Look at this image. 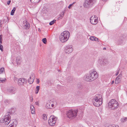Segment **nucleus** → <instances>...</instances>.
Wrapping results in <instances>:
<instances>
[{"label": "nucleus", "instance_id": "1", "mask_svg": "<svg viewBox=\"0 0 127 127\" xmlns=\"http://www.w3.org/2000/svg\"><path fill=\"white\" fill-rule=\"evenodd\" d=\"M101 98L102 96L100 95H96L93 99L94 105L96 107H98L102 103V99Z\"/></svg>", "mask_w": 127, "mask_h": 127}, {"label": "nucleus", "instance_id": "2", "mask_svg": "<svg viewBox=\"0 0 127 127\" xmlns=\"http://www.w3.org/2000/svg\"><path fill=\"white\" fill-rule=\"evenodd\" d=\"M70 36V33L67 31H65L62 32L59 36L61 41L63 43L67 41L68 40Z\"/></svg>", "mask_w": 127, "mask_h": 127}, {"label": "nucleus", "instance_id": "3", "mask_svg": "<svg viewBox=\"0 0 127 127\" xmlns=\"http://www.w3.org/2000/svg\"><path fill=\"white\" fill-rule=\"evenodd\" d=\"M109 107L112 109L117 108L119 106L118 102L114 99H111L108 103Z\"/></svg>", "mask_w": 127, "mask_h": 127}, {"label": "nucleus", "instance_id": "4", "mask_svg": "<svg viewBox=\"0 0 127 127\" xmlns=\"http://www.w3.org/2000/svg\"><path fill=\"white\" fill-rule=\"evenodd\" d=\"M78 110H75L73 111L72 110H69L66 114L67 117L70 119L74 118L77 114Z\"/></svg>", "mask_w": 127, "mask_h": 127}, {"label": "nucleus", "instance_id": "5", "mask_svg": "<svg viewBox=\"0 0 127 127\" xmlns=\"http://www.w3.org/2000/svg\"><path fill=\"white\" fill-rule=\"evenodd\" d=\"M96 0H85L84 6L86 8L91 7L95 3Z\"/></svg>", "mask_w": 127, "mask_h": 127}, {"label": "nucleus", "instance_id": "6", "mask_svg": "<svg viewBox=\"0 0 127 127\" xmlns=\"http://www.w3.org/2000/svg\"><path fill=\"white\" fill-rule=\"evenodd\" d=\"M57 119V118L53 115L51 116L48 120V123L50 126H53L55 125L56 121Z\"/></svg>", "mask_w": 127, "mask_h": 127}, {"label": "nucleus", "instance_id": "7", "mask_svg": "<svg viewBox=\"0 0 127 127\" xmlns=\"http://www.w3.org/2000/svg\"><path fill=\"white\" fill-rule=\"evenodd\" d=\"M9 114L8 115H5L4 118H2L0 120L1 123H5L6 124L8 125L10 122V116L9 115Z\"/></svg>", "mask_w": 127, "mask_h": 127}, {"label": "nucleus", "instance_id": "8", "mask_svg": "<svg viewBox=\"0 0 127 127\" xmlns=\"http://www.w3.org/2000/svg\"><path fill=\"white\" fill-rule=\"evenodd\" d=\"M90 74L92 81H93L97 78L98 77V74L94 70H92L90 72Z\"/></svg>", "mask_w": 127, "mask_h": 127}, {"label": "nucleus", "instance_id": "9", "mask_svg": "<svg viewBox=\"0 0 127 127\" xmlns=\"http://www.w3.org/2000/svg\"><path fill=\"white\" fill-rule=\"evenodd\" d=\"M73 48L72 46L71 45H67L65 46L64 47V51L66 53L69 54L73 51Z\"/></svg>", "mask_w": 127, "mask_h": 127}, {"label": "nucleus", "instance_id": "10", "mask_svg": "<svg viewBox=\"0 0 127 127\" xmlns=\"http://www.w3.org/2000/svg\"><path fill=\"white\" fill-rule=\"evenodd\" d=\"M97 16H91L90 18L91 23L93 25H95L97 23L98 20Z\"/></svg>", "mask_w": 127, "mask_h": 127}, {"label": "nucleus", "instance_id": "11", "mask_svg": "<svg viewBox=\"0 0 127 127\" xmlns=\"http://www.w3.org/2000/svg\"><path fill=\"white\" fill-rule=\"evenodd\" d=\"M23 28L25 29H28L30 27V25L29 23L26 20L23 21Z\"/></svg>", "mask_w": 127, "mask_h": 127}, {"label": "nucleus", "instance_id": "12", "mask_svg": "<svg viewBox=\"0 0 127 127\" xmlns=\"http://www.w3.org/2000/svg\"><path fill=\"white\" fill-rule=\"evenodd\" d=\"M26 81V80L25 79L23 78H20L19 79L18 82V85L20 86L24 85L25 83V82Z\"/></svg>", "mask_w": 127, "mask_h": 127}, {"label": "nucleus", "instance_id": "13", "mask_svg": "<svg viewBox=\"0 0 127 127\" xmlns=\"http://www.w3.org/2000/svg\"><path fill=\"white\" fill-rule=\"evenodd\" d=\"M15 88L13 87H10L7 89V92L9 93H11L13 94H14L15 93Z\"/></svg>", "mask_w": 127, "mask_h": 127}, {"label": "nucleus", "instance_id": "14", "mask_svg": "<svg viewBox=\"0 0 127 127\" xmlns=\"http://www.w3.org/2000/svg\"><path fill=\"white\" fill-rule=\"evenodd\" d=\"M125 42L124 41V38L123 37H120L119 40L118 42V44L120 45H122L124 44Z\"/></svg>", "mask_w": 127, "mask_h": 127}, {"label": "nucleus", "instance_id": "15", "mask_svg": "<svg viewBox=\"0 0 127 127\" xmlns=\"http://www.w3.org/2000/svg\"><path fill=\"white\" fill-rule=\"evenodd\" d=\"M85 80L86 81L91 82L93 81L91 80L90 74L86 75L85 76Z\"/></svg>", "mask_w": 127, "mask_h": 127}, {"label": "nucleus", "instance_id": "16", "mask_svg": "<svg viewBox=\"0 0 127 127\" xmlns=\"http://www.w3.org/2000/svg\"><path fill=\"white\" fill-rule=\"evenodd\" d=\"M21 62V58L19 56L16 57V62L17 65L20 64Z\"/></svg>", "mask_w": 127, "mask_h": 127}, {"label": "nucleus", "instance_id": "17", "mask_svg": "<svg viewBox=\"0 0 127 127\" xmlns=\"http://www.w3.org/2000/svg\"><path fill=\"white\" fill-rule=\"evenodd\" d=\"M90 39L92 41H97L98 40L97 38L94 36H91L90 38Z\"/></svg>", "mask_w": 127, "mask_h": 127}, {"label": "nucleus", "instance_id": "18", "mask_svg": "<svg viewBox=\"0 0 127 127\" xmlns=\"http://www.w3.org/2000/svg\"><path fill=\"white\" fill-rule=\"evenodd\" d=\"M34 77L32 79L29 78L28 80V82L30 84H32V83L34 81Z\"/></svg>", "mask_w": 127, "mask_h": 127}, {"label": "nucleus", "instance_id": "19", "mask_svg": "<svg viewBox=\"0 0 127 127\" xmlns=\"http://www.w3.org/2000/svg\"><path fill=\"white\" fill-rule=\"evenodd\" d=\"M121 79H120L119 78H118L117 77L116 78V80L115 81V83L116 84H118L120 82Z\"/></svg>", "mask_w": 127, "mask_h": 127}, {"label": "nucleus", "instance_id": "20", "mask_svg": "<svg viewBox=\"0 0 127 127\" xmlns=\"http://www.w3.org/2000/svg\"><path fill=\"white\" fill-rule=\"evenodd\" d=\"M51 103L50 102H49L47 103L46 105V108L47 109H51Z\"/></svg>", "mask_w": 127, "mask_h": 127}, {"label": "nucleus", "instance_id": "21", "mask_svg": "<svg viewBox=\"0 0 127 127\" xmlns=\"http://www.w3.org/2000/svg\"><path fill=\"white\" fill-rule=\"evenodd\" d=\"M6 80V79L5 78H0V82L3 83L5 80Z\"/></svg>", "mask_w": 127, "mask_h": 127}, {"label": "nucleus", "instance_id": "22", "mask_svg": "<svg viewBox=\"0 0 127 127\" xmlns=\"http://www.w3.org/2000/svg\"><path fill=\"white\" fill-rule=\"evenodd\" d=\"M43 119L45 120H47V117L46 115L45 114H43Z\"/></svg>", "mask_w": 127, "mask_h": 127}, {"label": "nucleus", "instance_id": "23", "mask_svg": "<svg viewBox=\"0 0 127 127\" xmlns=\"http://www.w3.org/2000/svg\"><path fill=\"white\" fill-rule=\"evenodd\" d=\"M3 18L4 19V21L5 22L7 21H8V18L7 16H4L3 17Z\"/></svg>", "mask_w": 127, "mask_h": 127}, {"label": "nucleus", "instance_id": "24", "mask_svg": "<svg viewBox=\"0 0 127 127\" xmlns=\"http://www.w3.org/2000/svg\"><path fill=\"white\" fill-rule=\"evenodd\" d=\"M56 21V20H54L51 22H50L49 23V25H53L55 22Z\"/></svg>", "mask_w": 127, "mask_h": 127}, {"label": "nucleus", "instance_id": "25", "mask_svg": "<svg viewBox=\"0 0 127 127\" xmlns=\"http://www.w3.org/2000/svg\"><path fill=\"white\" fill-rule=\"evenodd\" d=\"M42 41L43 43L46 44L47 42V39L46 38H44L42 39Z\"/></svg>", "mask_w": 127, "mask_h": 127}, {"label": "nucleus", "instance_id": "26", "mask_svg": "<svg viewBox=\"0 0 127 127\" xmlns=\"http://www.w3.org/2000/svg\"><path fill=\"white\" fill-rule=\"evenodd\" d=\"M108 127H119L117 125L116 126L115 125H109L108 126Z\"/></svg>", "mask_w": 127, "mask_h": 127}, {"label": "nucleus", "instance_id": "27", "mask_svg": "<svg viewBox=\"0 0 127 127\" xmlns=\"http://www.w3.org/2000/svg\"><path fill=\"white\" fill-rule=\"evenodd\" d=\"M4 71V68L3 67L1 68L0 69V74L2 73Z\"/></svg>", "mask_w": 127, "mask_h": 127}, {"label": "nucleus", "instance_id": "28", "mask_svg": "<svg viewBox=\"0 0 127 127\" xmlns=\"http://www.w3.org/2000/svg\"><path fill=\"white\" fill-rule=\"evenodd\" d=\"M34 77V79L35 78V76L34 74L33 73H32V74H31V75L30 76L29 78H30V79H32V78H33Z\"/></svg>", "mask_w": 127, "mask_h": 127}, {"label": "nucleus", "instance_id": "29", "mask_svg": "<svg viewBox=\"0 0 127 127\" xmlns=\"http://www.w3.org/2000/svg\"><path fill=\"white\" fill-rule=\"evenodd\" d=\"M127 120V119L126 118H122L121 121L122 122H124L126 121Z\"/></svg>", "mask_w": 127, "mask_h": 127}, {"label": "nucleus", "instance_id": "30", "mask_svg": "<svg viewBox=\"0 0 127 127\" xmlns=\"http://www.w3.org/2000/svg\"><path fill=\"white\" fill-rule=\"evenodd\" d=\"M1 44H0V49L2 52L3 51V46Z\"/></svg>", "mask_w": 127, "mask_h": 127}, {"label": "nucleus", "instance_id": "31", "mask_svg": "<svg viewBox=\"0 0 127 127\" xmlns=\"http://www.w3.org/2000/svg\"><path fill=\"white\" fill-rule=\"evenodd\" d=\"M31 110H35V108H34V106L32 105H31Z\"/></svg>", "mask_w": 127, "mask_h": 127}, {"label": "nucleus", "instance_id": "32", "mask_svg": "<svg viewBox=\"0 0 127 127\" xmlns=\"http://www.w3.org/2000/svg\"><path fill=\"white\" fill-rule=\"evenodd\" d=\"M2 35H0V44L2 43Z\"/></svg>", "mask_w": 127, "mask_h": 127}, {"label": "nucleus", "instance_id": "33", "mask_svg": "<svg viewBox=\"0 0 127 127\" xmlns=\"http://www.w3.org/2000/svg\"><path fill=\"white\" fill-rule=\"evenodd\" d=\"M75 3V2H73L72 4H70L68 7V8L69 9H70L71 8V7L72 5L73 4H74Z\"/></svg>", "mask_w": 127, "mask_h": 127}, {"label": "nucleus", "instance_id": "34", "mask_svg": "<svg viewBox=\"0 0 127 127\" xmlns=\"http://www.w3.org/2000/svg\"><path fill=\"white\" fill-rule=\"evenodd\" d=\"M122 74H119L118 75V76L117 77L118 78H119L120 79H121V78L122 77Z\"/></svg>", "mask_w": 127, "mask_h": 127}, {"label": "nucleus", "instance_id": "35", "mask_svg": "<svg viewBox=\"0 0 127 127\" xmlns=\"http://www.w3.org/2000/svg\"><path fill=\"white\" fill-rule=\"evenodd\" d=\"M39 88L40 87L39 86H37L36 87V90H37V91H39L40 89Z\"/></svg>", "mask_w": 127, "mask_h": 127}, {"label": "nucleus", "instance_id": "36", "mask_svg": "<svg viewBox=\"0 0 127 127\" xmlns=\"http://www.w3.org/2000/svg\"><path fill=\"white\" fill-rule=\"evenodd\" d=\"M31 112L32 114H34L35 113V110H31Z\"/></svg>", "mask_w": 127, "mask_h": 127}, {"label": "nucleus", "instance_id": "37", "mask_svg": "<svg viewBox=\"0 0 127 127\" xmlns=\"http://www.w3.org/2000/svg\"><path fill=\"white\" fill-rule=\"evenodd\" d=\"M14 12H13L12 11H11V15H14Z\"/></svg>", "mask_w": 127, "mask_h": 127}, {"label": "nucleus", "instance_id": "38", "mask_svg": "<svg viewBox=\"0 0 127 127\" xmlns=\"http://www.w3.org/2000/svg\"><path fill=\"white\" fill-rule=\"evenodd\" d=\"M62 17H63V16H61L58 17V18H57V20H59V19L62 18Z\"/></svg>", "mask_w": 127, "mask_h": 127}, {"label": "nucleus", "instance_id": "39", "mask_svg": "<svg viewBox=\"0 0 127 127\" xmlns=\"http://www.w3.org/2000/svg\"><path fill=\"white\" fill-rule=\"evenodd\" d=\"M35 104L36 105H39V102L38 101L36 102L35 103Z\"/></svg>", "mask_w": 127, "mask_h": 127}, {"label": "nucleus", "instance_id": "40", "mask_svg": "<svg viewBox=\"0 0 127 127\" xmlns=\"http://www.w3.org/2000/svg\"><path fill=\"white\" fill-rule=\"evenodd\" d=\"M11 2V1L10 0H8L7 2V4L9 5L10 4Z\"/></svg>", "mask_w": 127, "mask_h": 127}, {"label": "nucleus", "instance_id": "41", "mask_svg": "<svg viewBox=\"0 0 127 127\" xmlns=\"http://www.w3.org/2000/svg\"><path fill=\"white\" fill-rule=\"evenodd\" d=\"M119 70H118V71L116 73V74L115 75L116 76H117L118 75L119 73Z\"/></svg>", "mask_w": 127, "mask_h": 127}, {"label": "nucleus", "instance_id": "42", "mask_svg": "<svg viewBox=\"0 0 127 127\" xmlns=\"http://www.w3.org/2000/svg\"><path fill=\"white\" fill-rule=\"evenodd\" d=\"M0 27L1 28L2 27L1 25H2V23L1 20H0Z\"/></svg>", "mask_w": 127, "mask_h": 127}, {"label": "nucleus", "instance_id": "43", "mask_svg": "<svg viewBox=\"0 0 127 127\" xmlns=\"http://www.w3.org/2000/svg\"><path fill=\"white\" fill-rule=\"evenodd\" d=\"M54 106V105L53 104H51V108L52 109L53 107Z\"/></svg>", "mask_w": 127, "mask_h": 127}, {"label": "nucleus", "instance_id": "44", "mask_svg": "<svg viewBox=\"0 0 127 127\" xmlns=\"http://www.w3.org/2000/svg\"><path fill=\"white\" fill-rule=\"evenodd\" d=\"M15 10L16 8L15 7H14L13 8V9L12 10V11H13V12H14L15 11Z\"/></svg>", "mask_w": 127, "mask_h": 127}, {"label": "nucleus", "instance_id": "45", "mask_svg": "<svg viewBox=\"0 0 127 127\" xmlns=\"http://www.w3.org/2000/svg\"><path fill=\"white\" fill-rule=\"evenodd\" d=\"M38 91H37V90H36V91H35V94H37L38 93Z\"/></svg>", "mask_w": 127, "mask_h": 127}, {"label": "nucleus", "instance_id": "46", "mask_svg": "<svg viewBox=\"0 0 127 127\" xmlns=\"http://www.w3.org/2000/svg\"><path fill=\"white\" fill-rule=\"evenodd\" d=\"M114 83V81H112L111 82V84H113Z\"/></svg>", "mask_w": 127, "mask_h": 127}, {"label": "nucleus", "instance_id": "47", "mask_svg": "<svg viewBox=\"0 0 127 127\" xmlns=\"http://www.w3.org/2000/svg\"><path fill=\"white\" fill-rule=\"evenodd\" d=\"M39 83V79H37V84H38Z\"/></svg>", "mask_w": 127, "mask_h": 127}, {"label": "nucleus", "instance_id": "48", "mask_svg": "<svg viewBox=\"0 0 127 127\" xmlns=\"http://www.w3.org/2000/svg\"><path fill=\"white\" fill-rule=\"evenodd\" d=\"M33 101V98H32V99H31V101Z\"/></svg>", "mask_w": 127, "mask_h": 127}, {"label": "nucleus", "instance_id": "49", "mask_svg": "<svg viewBox=\"0 0 127 127\" xmlns=\"http://www.w3.org/2000/svg\"><path fill=\"white\" fill-rule=\"evenodd\" d=\"M106 48L105 47H104L103 48V50H106Z\"/></svg>", "mask_w": 127, "mask_h": 127}, {"label": "nucleus", "instance_id": "50", "mask_svg": "<svg viewBox=\"0 0 127 127\" xmlns=\"http://www.w3.org/2000/svg\"><path fill=\"white\" fill-rule=\"evenodd\" d=\"M58 70L59 72L61 71V70L59 69H58Z\"/></svg>", "mask_w": 127, "mask_h": 127}, {"label": "nucleus", "instance_id": "51", "mask_svg": "<svg viewBox=\"0 0 127 127\" xmlns=\"http://www.w3.org/2000/svg\"><path fill=\"white\" fill-rule=\"evenodd\" d=\"M15 122H16V123L17 124V121H15Z\"/></svg>", "mask_w": 127, "mask_h": 127}]
</instances>
